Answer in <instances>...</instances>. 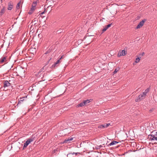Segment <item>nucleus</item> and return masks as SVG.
<instances>
[{
    "instance_id": "obj_1",
    "label": "nucleus",
    "mask_w": 157,
    "mask_h": 157,
    "mask_svg": "<svg viewBox=\"0 0 157 157\" xmlns=\"http://www.w3.org/2000/svg\"><path fill=\"white\" fill-rule=\"evenodd\" d=\"M148 139L151 141L157 140V132L154 131L148 136Z\"/></svg>"
},
{
    "instance_id": "obj_2",
    "label": "nucleus",
    "mask_w": 157,
    "mask_h": 157,
    "mask_svg": "<svg viewBox=\"0 0 157 157\" xmlns=\"http://www.w3.org/2000/svg\"><path fill=\"white\" fill-rule=\"evenodd\" d=\"M145 93L141 94L138 97L136 98L135 101L136 102L140 101L141 100L144 99L146 96V95L144 94Z\"/></svg>"
},
{
    "instance_id": "obj_3",
    "label": "nucleus",
    "mask_w": 157,
    "mask_h": 157,
    "mask_svg": "<svg viewBox=\"0 0 157 157\" xmlns=\"http://www.w3.org/2000/svg\"><path fill=\"white\" fill-rule=\"evenodd\" d=\"M34 138L33 136L31 137L30 138H29L24 144L23 149L24 148L26 147L31 142L34 140Z\"/></svg>"
},
{
    "instance_id": "obj_4",
    "label": "nucleus",
    "mask_w": 157,
    "mask_h": 157,
    "mask_svg": "<svg viewBox=\"0 0 157 157\" xmlns=\"http://www.w3.org/2000/svg\"><path fill=\"white\" fill-rule=\"evenodd\" d=\"M36 2H34L32 4V8L29 11V13L30 14H31L35 10L36 7Z\"/></svg>"
},
{
    "instance_id": "obj_5",
    "label": "nucleus",
    "mask_w": 157,
    "mask_h": 157,
    "mask_svg": "<svg viewBox=\"0 0 157 157\" xmlns=\"http://www.w3.org/2000/svg\"><path fill=\"white\" fill-rule=\"evenodd\" d=\"M146 21V19H144L143 20L141 21L139 23L137 26H136V28L138 29L140 28L141 27H142L144 24V23Z\"/></svg>"
},
{
    "instance_id": "obj_6",
    "label": "nucleus",
    "mask_w": 157,
    "mask_h": 157,
    "mask_svg": "<svg viewBox=\"0 0 157 157\" xmlns=\"http://www.w3.org/2000/svg\"><path fill=\"white\" fill-rule=\"evenodd\" d=\"M126 52L124 50L120 51L117 54V56L120 57L121 56H124L126 55Z\"/></svg>"
},
{
    "instance_id": "obj_7",
    "label": "nucleus",
    "mask_w": 157,
    "mask_h": 157,
    "mask_svg": "<svg viewBox=\"0 0 157 157\" xmlns=\"http://www.w3.org/2000/svg\"><path fill=\"white\" fill-rule=\"evenodd\" d=\"M93 100V99H86V100H84L82 101L84 105H86L88 103H89L90 102L92 101Z\"/></svg>"
},
{
    "instance_id": "obj_8",
    "label": "nucleus",
    "mask_w": 157,
    "mask_h": 157,
    "mask_svg": "<svg viewBox=\"0 0 157 157\" xmlns=\"http://www.w3.org/2000/svg\"><path fill=\"white\" fill-rule=\"evenodd\" d=\"M4 87H6L10 86V83L7 81H5L3 83Z\"/></svg>"
},
{
    "instance_id": "obj_9",
    "label": "nucleus",
    "mask_w": 157,
    "mask_h": 157,
    "mask_svg": "<svg viewBox=\"0 0 157 157\" xmlns=\"http://www.w3.org/2000/svg\"><path fill=\"white\" fill-rule=\"evenodd\" d=\"M74 138L71 137L70 138H68L66 139L64 142L65 143H69L71 142V141H72L73 140Z\"/></svg>"
},
{
    "instance_id": "obj_10",
    "label": "nucleus",
    "mask_w": 157,
    "mask_h": 157,
    "mask_svg": "<svg viewBox=\"0 0 157 157\" xmlns=\"http://www.w3.org/2000/svg\"><path fill=\"white\" fill-rule=\"evenodd\" d=\"M13 5L11 4L10 3H9L8 7V10H11L13 8Z\"/></svg>"
},
{
    "instance_id": "obj_11",
    "label": "nucleus",
    "mask_w": 157,
    "mask_h": 157,
    "mask_svg": "<svg viewBox=\"0 0 157 157\" xmlns=\"http://www.w3.org/2000/svg\"><path fill=\"white\" fill-rule=\"evenodd\" d=\"M77 154V153H75L74 152L72 153H69L68 154V155H67V156L68 157H72V155H74V154H75V155H76Z\"/></svg>"
},
{
    "instance_id": "obj_12",
    "label": "nucleus",
    "mask_w": 157,
    "mask_h": 157,
    "mask_svg": "<svg viewBox=\"0 0 157 157\" xmlns=\"http://www.w3.org/2000/svg\"><path fill=\"white\" fill-rule=\"evenodd\" d=\"M118 142L117 141H113L111 142L109 145V146L113 145L114 144H117Z\"/></svg>"
},
{
    "instance_id": "obj_13",
    "label": "nucleus",
    "mask_w": 157,
    "mask_h": 157,
    "mask_svg": "<svg viewBox=\"0 0 157 157\" xmlns=\"http://www.w3.org/2000/svg\"><path fill=\"white\" fill-rule=\"evenodd\" d=\"M5 12V7H3L2 8V9L1 12H0V14L1 15H2Z\"/></svg>"
},
{
    "instance_id": "obj_14",
    "label": "nucleus",
    "mask_w": 157,
    "mask_h": 157,
    "mask_svg": "<svg viewBox=\"0 0 157 157\" xmlns=\"http://www.w3.org/2000/svg\"><path fill=\"white\" fill-rule=\"evenodd\" d=\"M150 89V87L148 88H147L145 90L144 92H143V93H145L144 94L147 95V93H148Z\"/></svg>"
},
{
    "instance_id": "obj_15",
    "label": "nucleus",
    "mask_w": 157,
    "mask_h": 157,
    "mask_svg": "<svg viewBox=\"0 0 157 157\" xmlns=\"http://www.w3.org/2000/svg\"><path fill=\"white\" fill-rule=\"evenodd\" d=\"M85 105H84V103L83 102V101L82 102H81L80 104H79L76 107H83V106H84Z\"/></svg>"
},
{
    "instance_id": "obj_16",
    "label": "nucleus",
    "mask_w": 157,
    "mask_h": 157,
    "mask_svg": "<svg viewBox=\"0 0 157 157\" xmlns=\"http://www.w3.org/2000/svg\"><path fill=\"white\" fill-rule=\"evenodd\" d=\"M59 63V60H58L55 63H54L52 65V67H56V65L58 64V63Z\"/></svg>"
},
{
    "instance_id": "obj_17",
    "label": "nucleus",
    "mask_w": 157,
    "mask_h": 157,
    "mask_svg": "<svg viewBox=\"0 0 157 157\" xmlns=\"http://www.w3.org/2000/svg\"><path fill=\"white\" fill-rule=\"evenodd\" d=\"M140 57H138L136 59L135 62L136 63H138L140 62Z\"/></svg>"
},
{
    "instance_id": "obj_18",
    "label": "nucleus",
    "mask_w": 157,
    "mask_h": 157,
    "mask_svg": "<svg viewBox=\"0 0 157 157\" xmlns=\"http://www.w3.org/2000/svg\"><path fill=\"white\" fill-rule=\"evenodd\" d=\"M21 2H19L17 4V6H16V8L17 9H18L20 8V5H21Z\"/></svg>"
},
{
    "instance_id": "obj_19",
    "label": "nucleus",
    "mask_w": 157,
    "mask_h": 157,
    "mask_svg": "<svg viewBox=\"0 0 157 157\" xmlns=\"http://www.w3.org/2000/svg\"><path fill=\"white\" fill-rule=\"evenodd\" d=\"M25 98H20L19 100L18 103H21V102L24 101V99H25Z\"/></svg>"
},
{
    "instance_id": "obj_20",
    "label": "nucleus",
    "mask_w": 157,
    "mask_h": 157,
    "mask_svg": "<svg viewBox=\"0 0 157 157\" xmlns=\"http://www.w3.org/2000/svg\"><path fill=\"white\" fill-rule=\"evenodd\" d=\"M98 128H105V125L104 124H102L98 126Z\"/></svg>"
},
{
    "instance_id": "obj_21",
    "label": "nucleus",
    "mask_w": 157,
    "mask_h": 157,
    "mask_svg": "<svg viewBox=\"0 0 157 157\" xmlns=\"http://www.w3.org/2000/svg\"><path fill=\"white\" fill-rule=\"evenodd\" d=\"M6 58L5 57H3L1 60V63H3L6 62Z\"/></svg>"
},
{
    "instance_id": "obj_22",
    "label": "nucleus",
    "mask_w": 157,
    "mask_h": 157,
    "mask_svg": "<svg viewBox=\"0 0 157 157\" xmlns=\"http://www.w3.org/2000/svg\"><path fill=\"white\" fill-rule=\"evenodd\" d=\"M65 57H66V56L64 55H62V56H61L60 58H59V61L60 60V59H64V58H65Z\"/></svg>"
},
{
    "instance_id": "obj_23",
    "label": "nucleus",
    "mask_w": 157,
    "mask_h": 157,
    "mask_svg": "<svg viewBox=\"0 0 157 157\" xmlns=\"http://www.w3.org/2000/svg\"><path fill=\"white\" fill-rule=\"evenodd\" d=\"M107 29H108V28H107V27L106 26H105V27L103 29H102V33H103V32H104Z\"/></svg>"
},
{
    "instance_id": "obj_24",
    "label": "nucleus",
    "mask_w": 157,
    "mask_h": 157,
    "mask_svg": "<svg viewBox=\"0 0 157 157\" xmlns=\"http://www.w3.org/2000/svg\"><path fill=\"white\" fill-rule=\"evenodd\" d=\"M119 70V68H116V69L114 71V72H113V73H114V74H115L116 73H117V72Z\"/></svg>"
},
{
    "instance_id": "obj_25",
    "label": "nucleus",
    "mask_w": 157,
    "mask_h": 157,
    "mask_svg": "<svg viewBox=\"0 0 157 157\" xmlns=\"http://www.w3.org/2000/svg\"><path fill=\"white\" fill-rule=\"evenodd\" d=\"M105 128H107V127L110 126V124L109 123H108L105 124Z\"/></svg>"
},
{
    "instance_id": "obj_26",
    "label": "nucleus",
    "mask_w": 157,
    "mask_h": 157,
    "mask_svg": "<svg viewBox=\"0 0 157 157\" xmlns=\"http://www.w3.org/2000/svg\"><path fill=\"white\" fill-rule=\"evenodd\" d=\"M82 40H78V41H77V43H78V44H80L81 43H82Z\"/></svg>"
},
{
    "instance_id": "obj_27",
    "label": "nucleus",
    "mask_w": 157,
    "mask_h": 157,
    "mask_svg": "<svg viewBox=\"0 0 157 157\" xmlns=\"http://www.w3.org/2000/svg\"><path fill=\"white\" fill-rule=\"evenodd\" d=\"M111 25H112V24H109L105 26L107 27V28L108 29L111 26Z\"/></svg>"
},
{
    "instance_id": "obj_28",
    "label": "nucleus",
    "mask_w": 157,
    "mask_h": 157,
    "mask_svg": "<svg viewBox=\"0 0 157 157\" xmlns=\"http://www.w3.org/2000/svg\"><path fill=\"white\" fill-rule=\"evenodd\" d=\"M32 23H34V24H36L37 23V21L35 19L34 20V21H33Z\"/></svg>"
},
{
    "instance_id": "obj_29",
    "label": "nucleus",
    "mask_w": 157,
    "mask_h": 157,
    "mask_svg": "<svg viewBox=\"0 0 157 157\" xmlns=\"http://www.w3.org/2000/svg\"><path fill=\"white\" fill-rule=\"evenodd\" d=\"M144 55V52L142 53L141 54H140V56H143Z\"/></svg>"
},
{
    "instance_id": "obj_30",
    "label": "nucleus",
    "mask_w": 157,
    "mask_h": 157,
    "mask_svg": "<svg viewBox=\"0 0 157 157\" xmlns=\"http://www.w3.org/2000/svg\"><path fill=\"white\" fill-rule=\"evenodd\" d=\"M44 11L41 13V14H44Z\"/></svg>"
},
{
    "instance_id": "obj_31",
    "label": "nucleus",
    "mask_w": 157,
    "mask_h": 157,
    "mask_svg": "<svg viewBox=\"0 0 157 157\" xmlns=\"http://www.w3.org/2000/svg\"><path fill=\"white\" fill-rule=\"evenodd\" d=\"M105 111H104V112H105V113H106V111H107V109H105Z\"/></svg>"
},
{
    "instance_id": "obj_32",
    "label": "nucleus",
    "mask_w": 157,
    "mask_h": 157,
    "mask_svg": "<svg viewBox=\"0 0 157 157\" xmlns=\"http://www.w3.org/2000/svg\"><path fill=\"white\" fill-rule=\"evenodd\" d=\"M48 53V52H47L45 53V54H47Z\"/></svg>"
},
{
    "instance_id": "obj_33",
    "label": "nucleus",
    "mask_w": 157,
    "mask_h": 157,
    "mask_svg": "<svg viewBox=\"0 0 157 157\" xmlns=\"http://www.w3.org/2000/svg\"><path fill=\"white\" fill-rule=\"evenodd\" d=\"M61 32H62L60 31V30L59 29V33H61Z\"/></svg>"
},
{
    "instance_id": "obj_34",
    "label": "nucleus",
    "mask_w": 157,
    "mask_h": 157,
    "mask_svg": "<svg viewBox=\"0 0 157 157\" xmlns=\"http://www.w3.org/2000/svg\"><path fill=\"white\" fill-rule=\"evenodd\" d=\"M150 111H152V110H150Z\"/></svg>"
}]
</instances>
